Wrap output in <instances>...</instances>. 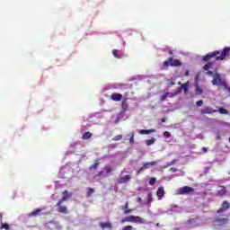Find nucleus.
<instances>
[{"mask_svg": "<svg viewBox=\"0 0 230 230\" xmlns=\"http://www.w3.org/2000/svg\"><path fill=\"white\" fill-rule=\"evenodd\" d=\"M123 139V136L118 135L113 138V141H121Z\"/></svg>", "mask_w": 230, "mask_h": 230, "instance_id": "c85d7f7f", "label": "nucleus"}, {"mask_svg": "<svg viewBox=\"0 0 230 230\" xmlns=\"http://www.w3.org/2000/svg\"><path fill=\"white\" fill-rule=\"evenodd\" d=\"M213 112H218V111L214 110L211 107H207L200 111V114H213Z\"/></svg>", "mask_w": 230, "mask_h": 230, "instance_id": "1a4fd4ad", "label": "nucleus"}, {"mask_svg": "<svg viewBox=\"0 0 230 230\" xmlns=\"http://www.w3.org/2000/svg\"><path fill=\"white\" fill-rule=\"evenodd\" d=\"M178 84H179V85H181V82H179Z\"/></svg>", "mask_w": 230, "mask_h": 230, "instance_id": "864d4df0", "label": "nucleus"}, {"mask_svg": "<svg viewBox=\"0 0 230 230\" xmlns=\"http://www.w3.org/2000/svg\"><path fill=\"white\" fill-rule=\"evenodd\" d=\"M113 53V56L116 58H121V57H123V54L121 52H119V50H116L114 49L112 51Z\"/></svg>", "mask_w": 230, "mask_h": 230, "instance_id": "6ab92c4d", "label": "nucleus"}, {"mask_svg": "<svg viewBox=\"0 0 230 230\" xmlns=\"http://www.w3.org/2000/svg\"><path fill=\"white\" fill-rule=\"evenodd\" d=\"M185 75L186 76H188L190 75V72L187 71Z\"/></svg>", "mask_w": 230, "mask_h": 230, "instance_id": "8fccbe9b", "label": "nucleus"}, {"mask_svg": "<svg viewBox=\"0 0 230 230\" xmlns=\"http://www.w3.org/2000/svg\"><path fill=\"white\" fill-rule=\"evenodd\" d=\"M126 208H128V204L126 205Z\"/></svg>", "mask_w": 230, "mask_h": 230, "instance_id": "603ef678", "label": "nucleus"}, {"mask_svg": "<svg viewBox=\"0 0 230 230\" xmlns=\"http://www.w3.org/2000/svg\"><path fill=\"white\" fill-rule=\"evenodd\" d=\"M40 211H42V209L37 208L36 210L29 214V217H39V215H40Z\"/></svg>", "mask_w": 230, "mask_h": 230, "instance_id": "a211bd4d", "label": "nucleus"}, {"mask_svg": "<svg viewBox=\"0 0 230 230\" xmlns=\"http://www.w3.org/2000/svg\"><path fill=\"white\" fill-rule=\"evenodd\" d=\"M93 193H94V190L93 189H89L87 191V195H93Z\"/></svg>", "mask_w": 230, "mask_h": 230, "instance_id": "e433bc0d", "label": "nucleus"}, {"mask_svg": "<svg viewBox=\"0 0 230 230\" xmlns=\"http://www.w3.org/2000/svg\"><path fill=\"white\" fill-rule=\"evenodd\" d=\"M167 98H168V94L164 93V94L161 95L160 100H161V102H164V100H166Z\"/></svg>", "mask_w": 230, "mask_h": 230, "instance_id": "473e14b6", "label": "nucleus"}, {"mask_svg": "<svg viewBox=\"0 0 230 230\" xmlns=\"http://www.w3.org/2000/svg\"><path fill=\"white\" fill-rule=\"evenodd\" d=\"M156 195L158 197V200H161V199L164 197V188L159 187Z\"/></svg>", "mask_w": 230, "mask_h": 230, "instance_id": "f8f14e48", "label": "nucleus"}, {"mask_svg": "<svg viewBox=\"0 0 230 230\" xmlns=\"http://www.w3.org/2000/svg\"><path fill=\"white\" fill-rule=\"evenodd\" d=\"M227 193V190H226V187L224 186H217L215 195L216 197H224Z\"/></svg>", "mask_w": 230, "mask_h": 230, "instance_id": "20e7f679", "label": "nucleus"}, {"mask_svg": "<svg viewBox=\"0 0 230 230\" xmlns=\"http://www.w3.org/2000/svg\"><path fill=\"white\" fill-rule=\"evenodd\" d=\"M174 66L175 67H179V66H181V63L179 59H174L173 58H170L168 61L164 62V66L168 67V66Z\"/></svg>", "mask_w": 230, "mask_h": 230, "instance_id": "7ed1b4c3", "label": "nucleus"}, {"mask_svg": "<svg viewBox=\"0 0 230 230\" xmlns=\"http://www.w3.org/2000/svg\"><path fill=\"white\" fill-rule=\"evenodd\" d=\"M100 226L102 229H112V224L106 222V223H100Z\"/></svg>", "mask_w": 230, "mask_h": 230, "instance_id": "ddd939ff", "label": "nucleus"}, {"mask_svg": "<svg viewBox=\"0 0 230 230\" xmlns=\"http://www.w3.org/2000/svg\"><path fill=\"white\" fill-rule=\"evenodd\" d=\"M148 199L150 200V199H152V195L151 194H148Z\"/></svg>", "mask_w": 230, "mask_h": 230, "instance_id": "09e8293b", "label": "nucleus"}, {"mask_svg": "<svg viewBox=\"0 0 230 230\" xmlns=\"http://www.w3.org/2000/svg\"><path fill=\"white\" fill-rule=\"evenodd\" d=\"M171 211H173V213H182V208L172 205Z\"/></svg>", "mask_w": 230, "mask_h": 230, "instance_id": "4468645a", "label": "nucleus"}, {"mask_svg": "<svg viewBox=\"0 0 230 230\" xmlns=\"http://www.w3.org/2000/svg\"><path fill=\"white\" fill-rule=\"evenodd\" d=\"M230 55V48L226 47L223 49V51H214L210 54H207L203 57V60L206 62L210 58H216V60H225L226 57H229Z\"/></svg>", "mask_w": 230, "mask_h": 230, "instance_id": "f257e3e1", "label": "nucleus"}, {"mask_svg": "<svg viewBox=\"0 0 230 230\" xmlns=\"http://www.w3.org/2000/svg\"><path fill=\"white\" fill-rule=\"evenodd\" d=\"M159 162H148L144 164V168L146 170H148V168H150V166H155V164H157Z\"/></svg>", "mask_w": 230, "mask_h": 230, "instance_id": "f3484780", "label": "nucleus"}, {"mask_svg": "<svg viewBox=\"0 0 230 230\" xmlns=\"http://www.w3.org/2000/svg\"><path fill=\"white\" fill-rule=\"evenodd\" d=\"M212 84L213 85H226V82L222 81V78H220V75L218 74H215Z\"/></svg>", "mask_w": 230, "mask_h": 230, "instance_id": "39448f33", "label": "nucleus"}, {"mask_svg": "<svg viewBox=\"0 0 230 230\" xmlns=\"http://www.w3.org/2000/svg\"><path fill=\"white\" fill-rule=\"evenodd\" d=\"M130 179H132V176L130 175H125V176H122L120 177L117 182L118 184H125V182H128L130 181Z\"/></svg>", "mask_w": 230, "mask_h": 230, "instance_id": "6e6552de", "label": "nucleus"}, {"mask_svg": "<svg viewBox=\"0 0 230 230\" xmlns=\"http://www.w3.org/2000/svg\"><path fill=\"white\" fill-rule=\"evenodd\" d=\"M154 143H155V138H152L150 140H146V145L147 146H150V145H154Z\"/></svg>", "mask_w": 230, "mask_h": 230, "instance_id": "b1692460", "label": "nucleus"}, {"mask_svg": "<svg viewBox=\"0 0 230 230\" xmlns=\"http://www.w3.org/2000/svg\"><path fill=\"white\" fill-rule=\"evenodd\" d=\"M64 201L58 202V210L59 213H64V215H67V207L62 206Z\"/></svg>", "mask_w": 230, "mask_h": 230, "instance_id": "0eeeda50", "label": "nucleus"}, {"mask_svg": "<svg viewBox=\"0 0 230 230\" xmlns=\"http://www.w3.org/2000/svg\"><path fill=\"white\" fill-rule=\"evenodd\" d=\"M155 132V129H142L139 131V134L141 135H148Z\"/></svg>", "mask_w": 230, "mask_h": 230, "instance_id": "dca6fc26", "label": "nucleus"}, {"mask_svg": "<svg viewBox=\"0 0 230 230\" xmlns=\"http://www.w3.org/2000/svg\"><path fill=\"white\" fill-rule=\"evenodd\" d=\"M103 175V171L99 172V176L102 177Z\"/></svg>", "mask_w": 230, "mask_h": 230, "instance_id": "79ce46f5", "label": "nucleus"}, {"mask_svg": "<svg viewBox=\"0 0 230 230\" xmlns=\"http://www.w3.org/2000/svg\"><path fill=\"white\" fill-rule=\"evenodd\" d=\"M196 93L202 94V90L200 89V87H199V84H196Z\"/></svg>", "mask_w": 230, "mask_h": 230, "instance_id": "7c9ffc66", "label": "nucleus"}, {"mask_svg": "<svg viewBox=\"0 0 230 230\" xmlns=\"http://www.w3.org/2000/svg\"><path fill=\"white\" fill-rule=\"evenodd\" d=\"M169 85H175L173 82L169 83Z\"/></svg>", "mask_w": 230, "mask_h": 230, "instance_id": "49530a36", "label": "nucleus"}, {"mask_svg": "<svg viewBox=\"0 0 230 230\" xmlns=\"http://www.w3.org/2000/svg\"><path fill=\"white\" fill-rule=\"evenodd\" d=\"M155 181H157V179L152 177V178L149 180V184H150V186H154V184H155Z\"/></svg>", "mask_w": 230, "mask_h": 230, "instance_id": "c756f323", "label": "nucleus"}, {"mask_svg": "<svg viewBox=\"0 0 230 230\" xmlns=\"http://www.w3.org/2000/svg\"><path fill=\"white\" fill-rule=\"evenodd\" d=\"M182 92V88H179L177 92H175L174 93H167V98H173V96H177V94H180V93Z\"/></svg>", "mask_w": 230, "mask_h": 230, "instance_id": "2eb2a0df", "label": "nucleus"}, {"mask_svg": "<svg viewBox=\"0 0 230 230\" xmlns=\"http://www.w3.org/2000/svg\"><path fill=\"white\" fill-rule=\"evenodd\" d=\"M217 112H220V114H228L227 110L224 109V108H219V110L217 111Z\"/></svg>", "mask_w": 230, "mask_h": 230, "instance_id": "a878e982", "label": "nucleus"}, {"mask_svg": "<svg viewBox=\"0 0 230 230\" xmlns=\"http://www.w3.org/2000/svg\"><path fill=\"white\" fill-rule=\"evenodd\" d=\"M213 68V64L212 63H208L203 66L204 71H209V69Z\"/></svg>", "mask_w": 230, "mask_h": 230, "instance_id": "4be33fe9", "label": "nucleus"}, {"mask_svg": "<svg viewBox=\"0 0 230 230\" xmlns=\"http://www.w3.org/2000/svg\"><path fill=\"white\" fill-rule=\"evenodd\" d=\"M189 87H190V84H188V82L181 85V89H183L184 93H188Z\"/></svg>", "mask_w": 230, "mask_h": 230, "instance_id": "5701e85b", "label": "nucleus"}, {"mask_svg": "<svg viewBox=\"0 0 230 230\" xmlns=\"http://www.w3.org/2000/svg\"><path fill=\"white\" fill-rule=\"evenodd\" d=\"M203 103H204V102H203L202 100H199V101H198V102H196V105H197L198 107H202Z\"/></svg>", "mask_w": 230, "mask_h": 230, "instance_id": "72a5a7b5", "label": "nucleus"}, {"mask_svg": "<svg viewBox=\"0 0 230 230\" xmlns=\"http://www.w3.org/2000/svg\"><path fill=\"white\" fill-rule=\"evenodd\" d=\"M93 170H97L98 169V163H96L93 167Z\"/></svg>", "mask_w": 230, "mask_h": 230, "instance_id": "a19ab883", "label": "nucleus"}, {"mask_svg": "<svg viewBox=\"0 0 230 230\" xmlns=\"http://www.w3.org/2000/svg\"><path fill=\"white\" fill-rule=\"evenodd\" d=\"M120 222L121 224H125V222H130V216L122 218Z\"/></svg>", "mask_w": 230, "mask_h": 230, "instance_id": "cd10ccee", "label": "nucleus"}, {"mask_svg": "<svg viewBox=\"0 0 230 230\" xmlns=\"http://www.w3.org/2000/svg\"><path fill=\"white\" fill-rule=\"evenodd\" d=\"M134 227L132 226H127L122 228V230H133Z\"/></svg>", "mask_w": 230, "mask_h": 230, "instance_id": "f704fd0d", "label": "nucleus"}, {"mask_svg": "<svg viewBox=\"0 0 230 230\" xmlns=\"http://www.w3.org/2000/svg\"><path fill=\"white\" fill-rule=\"evenodd\" d=\"M164 137H172V133L171 132H168V131H164Z\"/></svg>", "mask_w": 230, "mask_h": 230, "instance_id": "2f4dec72", "label": "nucleus"}, {"mask_svg": "<svg viewBox=\"0 0 230 230\" xmlns=\"http://www.w3.org/2000/svg\"><path fill=\"white\" fill-rule=\"evenodd\" d=\"M56 227H57V229H58V230H61V229H62V226H57Z\"/></svg>", "mask_w": 230, "mask_h": 230, "instance_id": "37998d69", "label": "nucleus"}, {"mask_svg": "<svg viewBox=\"0 0 230 230\" xmlns=\"http://www.w3.org/2000/svg\"><path fill=\"white\" fill-rule=\"evenodd\" d=\"M207 75H213V72L212 71H208V72H207Z\"/></svg>", "mask_w": 230, "mask_h": 230, "instance_id": "c03bdc74", "label": "nucleus"}, {"mask_svg": "<svg viewBox=\"0 0 230 230\" xmlns=\"http://www.w3.org/2000/svg\"><path fill=\"white\" fill-rule=\"evenodd\" d=\"M169 53H171V55H172V50H170Z\"/></svg>", "mask_w": 230, "mask_h": 230, "instance_id": "3c124183", "label": "nucleus"}, {"mask_svg": "<svg viewBox=\"0 0 230 230\" xmlns=\"http://www.w3.org/2000/svg\"><path fill=\"white\" fill-rule=\"evenodd\" d=\"M129 222H132L133 224H145L143 217L138 216H129Z\"/></svg>", "mask_w": 230, "mask_h": 230, "instance_id": "423d86ee", "label": "nucleus"}, {"mask_svg": "<svg viewBox=\"0 0 230 230\" xmlns=\"http://www.w3.org/2000/svg\"><path fill=\"white\" fill-rule=\"evenodd\" d=\"M224 224H227V219L226 218L217 220V226H224Z\"/></svg>", "mask_w": 230, "mask_h": 230, "instance_id": "412c9836", "label": "nucleus"}, {"mask_svg": "<svg viewBox=\"0 0 230 230\" xmlns=\"http://www.w3.org/2000/svg\"><path fill=\"white\" fill-rule=\"evenodd\" d=\"M203 152H208V148L203 147Z\"/></svg>", "mask_w": 230, "mask_h": 230, "instance_id": "de8ad7c7", "label": "nucleus"}, {"mask_svg": "<svg viewBox=\"0 0 230 230\" xmlns=\"http://www.w3.org/2000/svg\"><path fill=\"white\" fill-rule=\"evenodd\" d=\"M2 227H3L4 229H10V226H9L8 224H4V225L2 226Z\"/></svg>", "mask_w": 230, "mask_h": 230, "instance_id": "4c0bfd02", "label": "nucleus"}, {"mask_svg": "<svg viewBox=\"0 0 230 230\" xmlns=\"http://www.w3.org/2000/svg\"><path fill=\"white\" fill-rule=\"evenodd\" d=\"M172 172H177L176 168H171Z\"/></svg>", "mask_w": 230, "mask_h": 230, "instance_id": "a18cd8bd", "label": "nucleus"}, {"mask_svg": "<svg viewBox=\"0 0 230 230\" xmlns=\"http://www.w3.org/2000/svg\"><path fill=\"white\" fill-rule=\"evenodd\" d=\"M104 170H105L106 173H111V172H112V167H111L110 165H106L104 167Z\"/></svg>", "mask_w": 230, "mask_h": 230, "instance_id": "bb28decb", "label": "nucleus"}, {"mask_svg": "<svg viewBox=\"0 0 230 230\" xmlns=\"http://www.w3.org/2000/svg\"><path fill=\"white\" fill-rule=\"evenodd\" d=\"M68 197H71V196H69V193L67 192V190H65V191L63 192L62 199L59 200V202H64V201L67 200V198H68Z\"/></svg>", "mask_w": 230, "mask_h": 230, "instance_id": "aec40b11", "label": "nucleus"}, {"mask_svg": "<svg viewBox=\"0 0 230 230\" xmlns=\"http://www.w3.org/2000/svg\"><path fill=\"white\" fill-rule=\"evenodd\" d=\"M91 136L90 132H86L83 135V139H91Z\"/></svg>", "mask_w": 230, "mask_h": 230, "instance_id": "393cba45", "label": "nucleus"}, {"mask_svg": "<svg viewBox=\"0 0 230 230\" xmlns=\"http://www.w3.org/2000/svg\"><path fill=\"white\" fill-rule=\"evenodd\" d=\"M195 190L191 187H181L177 190V195H188V193H193Z\"/></svg>", "mask_w": 230, "mask_h": 230, "instance_id": "f03ea898", "label": "nucleus"}, {"mask_svg": "<svg viewBox=\"0 0 230 230\" xmlns=\"http://www.w3.org/2000/svg\"><path fill=\"white\" fill-rule=\"evenodd\" d=\"M125 215H128L129 213H132V209H127L124 211Z\"/></svg>", "mask_w": 230, "mask_h": 230, "instance_id": "ea45409f", "label": "nucleus"}, {"mask_svg": "<svg viewBox=\"0 0 230 230\" xmlns=\"http://www.w3.org/2000/svg\"><path fill=\"white\" fill-rule=\"evenodd\" d=\"M111 98L113 100V102H121L123 95H121V93H113L111 94Z\"/></svg>", "mask_w": 230, "mask_h": 230, "instance_id": "9b49d317", "label": "nucleus"}, {"mask_svg": "<svg viewBox=\"0 0 230 230\" xmlns=\"http://www.w3.org/2000/svg\"><path fill=\"white\" fill-rule=\"evenodd\" d=\"M129 143H130L131 145H133V143H134V134L131 136V137H130V139H129Z\"/></svg>", "mask_w": 230, "mask_h": 230, "instance_id": "58836bf2", "label": "nucleus"}, {"mask_svg": "<svg viewBox=\"0 0 230 230\" xmlns=\"http://www.w3.org/2000/svg\"><path fill=\"white\" fill-rule=\"evenodd\" d=\"M145 170H146V168H144V166L142 167V168H140V169H138V171H137V175H139V173H142V172H144Z\"/></svg>", "mask_w": 230, "mask_h": 230, "instance_id": "c9c22d12", "label": "nucleus"}, {"mask_svg": "<svg viewBox=\"0 0 230 230\" xmlns=\"http://www.w3.org/2000/svg\"><path fill=\"white\" fill-rule=\"evenodd\" d=\"M226 209H229V202L227 200L223 201L222 208L217 210V213H224Z\"/></svg>", "mask_w": 230, "mask_h": 230, "instance_id": "9d476101", "label": "nucleus"}]
</instances>
